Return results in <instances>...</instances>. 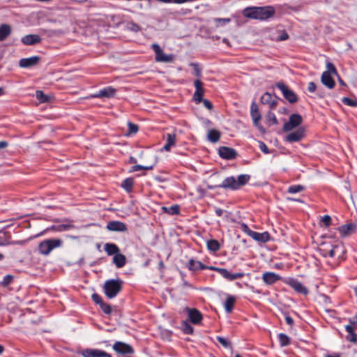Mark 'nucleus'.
Here are the masks:
<instances>
[{
    "instance_id": "nucleus-1",
    "label": "nucleus",
    "mask_w": 357,
    "mask_h": 357,
    "mask_svg": "<svg viewBox=\"0 0 357 357\" xmlns=\"http://www.w3.org/2000/svg\"><path fill=\"white\" fill-rule=\"evenodd\" d=\"M303 123V117L298 114H292L289 116L282 128L283 132H287L284 140L289 143L297 142L302 140L305 136V128L300 126Z\"/></svg>"
},
{
    "instance_id": "nucleus-2",
    "label": "nucleus",
    "mask_w": 357,
    "mask_h": 357,
    "mask_svg": "<svg viewBox=\"0 0 357 357\" xmlns=\"http://www.w3.org/2000/svg\"><path fill=\"white\" fill-rule=\"evenodd\" d=\"M319 250L323 257L335 259L334 266H337L340 263L346 252L343 244L334 239H329L321 243Z\"/></svg>"
},
{
    "instance_id": "nucleus-3",
    "label": "nucleus",
    "mask_w": 357,
    "mask_h": 357,
    "mask_svg": "<svg viewBox=\"0 0 357 357\" xmlns=\"http://www.w3.org/2000/svg\"><path fill=\"white\" fill-rule=\"evenodd\" d=\"M250 178V176L248 174L239 175L237 178L234 176H229L223 181L220 187L225 189L236 190L245 185Z\"/></svg>"
},
{
    "instance_id": "nucleus-4",
    "label": "nucleus",
    "mask_w": 357,
    "mask_h": 357,
    "mask_svg": "<svg viewBox=\"0 0 357 357\" xmlns=\"http://www.w3.org/2000/svg\"><path fill=\"white\" fill-rule=\"evenodd\" d=\"M244 14L250 18L266 20L273 15L274 9L272 7L247 8Z\"/></svg>"
},
{
    "instance_id": "nucleus-5",
    "label": "nucleus",
    "mask_w": 357,
    "mask_h": 357,
    "mask_svg": "<svg viewBox=\"0 0 357 357\" xmlns=\"http://www.w3.org/2000/svg\"><path fill=\"white\" fill-rule=\"evenodd\" d=\"M326 70L322 73L321 76V82L327 88L331 89H333L335 85V82L332 76L334 75L338 77L339 75L336 68L331 62L326 61Z\"/></svg>"
},
{
    "instance_id": "nucleus-6",
    "label": "nucleus",
    "mask_w": 357,
    "mask_h": 357,
    "mask_svg": "<svg viewBox=\"0 0 357 357\" xmlns=\"http://www.w3.org/2000/svg\"><path fill=\"white\" fill-rule=\"evenodd\" d=\"M123 282L120 279L108 280L103 285L104 293L108 298H114L121 290Z\"/></svg>"
},
{
    "instance_id": "nucleus-7",
    "label": "nucleus",
    "mask_w": 357,
    "mask_h": 357,
    "mask_svg": "<svg viewBox=\"0 0 357 357\" xmlns=\"http://www.w3.org/2000/svg\"><path fill=\"white\" fill-rule=\"evenodd\" d=\"M62 241L58 238H50L42 241L38 245V250L44 255H49L52 250L61 245Z\"/></svg>"
},
{
    "instance_id": "nucleus-8",
    "label": "nucleus",
    "mask_w": 357,
    "mask_h": 357,
    "mask_svg": "<svg viewBox=\"0 0 357 357\" xmlns=\"http://www.w3.org/2000/svg\"><path fill=\"white\" fill-rule=\"evenodd\" d=\"M250 114L253 121L254 125L257 127L260 132L264 133L266 132L263 126L259 123L261 118V114L259 111L258 107L255 102H252L250 107Z\"/></svg>"
},
{
    "instance_id": "nucleus-9",
    "label": "nucleus",
    "mask_w": 357,
    "mask_h": 357,
    "mask_svg": "<svg viewBox=\"0 0 357 357\" xmlns=\"http://www.w3.org/2000/svg\"><path fill=\"white\" fill-rule=\"evenodd\" d=\"M153 49L155 54V60L159 62H172L174 56L172 55L165 54L160 46L156 44L153 45Z\"/></svg>"
},
{
    "instance_id": "nucleus-10",
    "label": "nucleus",
    "mask_w": 357,
    "mask_h": 357,
    "mask_svg": "<svg viewBox=\"0 0 357 357\" xmlns=\"http://www.w3.org/2000/svg\"><path fill=\"white\" fill-rule=\"evenodd\" d=\"M276 86L282 91L284 97L290 102L294 103L296 102L297 98L295 93L289 90L286 85L283 83H278Z\"/></svg>"
},
{
    "instance_id": "nucleus-11",
    "label": "nucleus",
    "mask_w": 357,
    "mask_h": 357,
    "mask_svg": "<svg viewBox=\"0 0 357 357\" xmlns=\"http://www.w3.org/2000/svg\"><path fill=\"white\" fill-rule=\"evenodd\" d=\"M357 228L356 223H349L338 227V231L342 237H346L354 234Z\"/></svg>"
},
{
    "instance_id": "nucleus-12",
    "label": "nucleus",
    "mask_w": 357,
    "mask_h": 357,
    "mask_svg": "<svg viewBox=\"0 0 357 357\" xmlns=\"http://www.w3.org/2000/svg\"><path fill=\"white\" fill-rule=\"evenodd\" d=\"M84 357H111L110 354L99 349H86L82 351Z\"/></svg>"
},
{
    "instance_id": "nucleus-13",
    "label": "nucleus",
    "mask_w": 357,
    "mask_h": 357,
    "mask_svg": "<svg viewBox=\"0 0 357 357\" xmlns=\"http://www.w3.org/2000/svg\"><path fill=\"white\" fill-rule=\"evenodd\" d=\"M210 269L218 271L222 277L229 280H234L236 279L242 278L243 275V273H231L227 269L225 268L210 267Z\"/></svg>"
},
{
    "instance_id": "nucleus-14",
    "label": "nucleus",
    "mask_w": 357,
    "mask_h": 357,
    "mask_svg": "<svg viewBox=\"0 0 357 357\" xmlns=\"http://www.w3.org/2000/svg\"><path fill=\"white\" fill-rule=\"evenodd\" d=\"M113 349L116 352L123 354H132L134 351L132 348L129 344L121 342H115L113 345Z\"/></svg>"
},
{
    "instance_id": "nucleus-15",
    "label": "nucleus",
    "mask_w": 357,
    "mask_h": 357,
    "mask_svg": "<svg viewBox=\"0 0 357 357\" xmlns=\"http://www.w3.org/2000/svg\"><path fill=\"white\" fill-rule=\"evenodd\" d=\"M194 84L196 90L194 93L193 98L197 103H199L202 101V96L204 93V89L202 86V82L199 79L195 80Z\"/></svg>"
},
{
    "instance_id": "nucleus-16",
    "label": "nucleus",
    "mask_w": 357,
    "mask_h": 357,
    "mask_svg": "<svg viewBox=\"0 0 357 357\" xmlns=\"http://www.w3.org/2000/svg\"><path fill=\"white\" fill-rule=\"evenodd\" d=\"M219 155L221 158L231 160L235 158L236 153L234 149L222 146L218 150Z\"/></svg>"
},
{
    "instance_id": "nucleus-17",
    "label": "nucleus",
    "mask_w": 357,
    "mask_h": 357,
    "mask_svg": "<svg viewBox=\"0 0 357 357\" xmlns=\"http://www.w3.org/2000/svg\"><path fill=\"white\" fill-rule=\"evenodd\" d=\"M106 228L112 231H126L127 230L126 225L120 221H111L107 225Z\"/></svg>"
},
{
    "instance_id": "nucleus-18",
    "label": "nucleus",
    "mask_w": 357,
    "mask_h": 357,
    "mask_svg": "<svg viewBox=\"0 0 357 357\" xmlns=\"http://www.w3.org/2000/svg\"><path fill=\"white\" fill-rule=\"evenodd\" d=\"M39 60L40 58L37 56L24 58L20 60L19 65L21 68H30L37 65Z\"/></svg>"
},
{
    "instance_id": "nucleus-19",
    "label": "nucleus",
    "mask_w": 357,
    "mask_h": 357,
    "mask_svg": "<svg viewBox=\"0 0 357 357\" xmlns=\"http://www.w3.org/2000/svg\"><path fill=\"white\" fill-rule=\"evenodd\" d=\"M287 284L298 293L307 294L308 292L307 288L296 280L290 279L287 282Z\"/></svg>"
},
{
    "instance_id": "nucleus-20",
    "label": "nucleus",
    "mask_w": 357,
    "mask_h": 357,
    "mask_svg": "<svg viewBox=\"0 0 357 357\" xmlns=\"http://www.w3.org/2000/svg\"><path fill=\"white\" fill-rule=\"evenodd\" d=\"M157 160H158V158L156 155H151V160H150L151 164L149 165H146V166L139 165H135L131 167L130 172H137V171L142 170V169H144V170L152 169L153 168V167L155 165V164L157 163Z\"/></svg>"
},
{
    "instance_id": "nucleus-21",
    "label": "nucleus",
    "mask_w": 357,
    "mask_h": 357,
    "mask_svg": "<svg viewBox=\"0 0 357 357\" xmlns=\"http://www.w3.org/2000/svg\"><path fill=\"white\" fill-rule=\"evenodd\" d=\"M281 277L273 272H266L262 275L263 281L268 285L273 284L278 280H280Z\"/></svg>"
},
{
    "instance_id": "nucleus-22",
    "label": "nucleus",
    "mask_w": 357,
    "mask_h": 357,
    "mask_svg": "<svg viewBox=\"0 0 357 357\" xmlns=\"http://www.w3.org/2000/svg\"><path fill=\"white\" fill-rule=\"evenodd\" d=\"M41 38L37 34H29L22 38V42L26 45H33L39 43Z\"/></svg>"
},
{
    "instance_id": "nucleus-23",
    "label": "nucleus",
    "mask_w": 357,
    "mask_h": 357,
    "mask_svg": "<svg viewBox=\"0 0 357 357\" xmlns=\"http://www.w3.org/2000/svg\"><path fill=\"white\" fill-rule=\"evenodd\" d=\"M188 317L190 319L191 322L195 324H199L202 319V316L199 311L196 309H188Z\"/></svg>"
},
{
    "instance_id": "nucleus-24",
    "label": "nucleus",
    "mask_w": 357,
    "mask_h": 357,
    "mask_svg": "<svg viewBox=\"0 0 357 357\" xmlns=\"http://www.w3.org/2000/svg\"><path fill=\"white\" fill-rule=\"evenodd\" d=\"M251 237L255 241L261 243H266L270 238V236L268 232L258 233L254 231L253 233H251Z\"/></svg>"
},
{
    "instance_id": "nucleus-25",
    "label": "nucleus",
    "mask_w": 357,
    "mask_h": 357,
    "mask_svg": "<svg viewBox=\"0 0 357 357\" xmlns=\"http://www.w3.org/2000/svg\"><path fill=\"white\" fill-rule=\"evenodd\" d=\"M176 141V136L175 134L168 133L167 135V143L163 146V149L166 151H170L172 147L175 146Z\"/></svg>"
},
{
    "instance_id": "nucleus-26",
    "label": "nucleus",
    "mask_w": 357,
    "mask_h": 357,
    "mask_svg": "<svg viewBox=\"0 0 357 357\" xmlns=\"http://www.w3.org/2000/svg\"><path fill=\"white\" fill-rule=\"evenodd\" d=\"M113 262L117 268H121L126 264V258L125 255L119 252L114 256Z\"/></svg>"
},
{
    "instance_id": "nucleus-27",
    "label": "nucleus",
    "mask_w": 357,
    "mask_h": 357,
    "mask_svg": "<svg viewBox=\"0 0 357 357\" xmlns=\"http://www.w3.org/2000/svg\"><path fill=\"white\" fill-rule=\"evenodd\" d=\"M104 249L108 255H116L119 252V248L114 243H106Z\"/></svg>"
},
{
    "instance_id": "nucleus-28",
    "label": "nucleus",
    "mask_w": 357,
    "mask_h": 357,
    "mask_svg": "<svg viewBox=\"0 0 357 357\" xmlns=\"http://www.w3.org/2000/svg\"><path fill=\"white\" fill-rule=\"evenodd\" d=\"M263 104H268L271 108H274L276 105L275 101L273 100V97L269 93H265L261 98Z\"/></svg>"
},
{
    "instance_id": "nucleus-29",
    "label": "nucleus",
    "mask_w": 357,
    "mask_h": 357,
    "mask_svg": "<svg viewBox=\"0 0 357 357\" xmlns=\"http://www.w3.org/2000/svg\"><path fill=\"white\" fill-rule=\"evenodd\" d=\"M11 33V27L8 24H2L0 26V41L6 39V38Z\"/></svg>"
},
{
    "instance_id": "nucleus-30",
    "label": "nucleus",
    "mask_w": 357,
    "mask_h": 357,
    "mask_svg": "<svg viewBox=\"0 0 357 357\" xmlns=\"http://www.w3.org/2000/svg\"><path fill=\"white\" fill-rule=\"evenodd\" d=\"M220 137V133L217 130L212 129V130H208V135H207V139L210 142H211L213 143H215L219 140Z\"/></svg>"
},
{
    "instance_id": "nucleus-31",
    "label": "nucleus",
    "mask_w": 357,
    "mask_h": 357,
    "mask_svg": "<svg viewBox=\"0 0 357 357\" xmlns=\"http://www.w3.org/2000/svg\"><path fill=\"white\" fill-rule=\"evenodd\" d=\"M188 266V268L192 271H198L206 268V266L200 261H195L193 259L190 260Z\"/></svg>"
},
{
    "instance_id": "nucleus-32",
    "label": "nucleus",
    "mask_w": 357,
    "mask_h": 357,
    "mask_svg": "<svg viewBox=\"0 0 357 357\" xmlns=\"http://www.w3.org/2000/svg\"><path fill=\"white\" fill-rule=\"evenodd\" d=\"M236 298L232 296H228L225 303V309L227 312L230 313L233 309Z\"/></svg>"
},
{
    "instance_id": "nucleus-33",
    "label": "nucleus",
    "mask_w": 357,
    "mask_h": 357,
    "mask_svg": "<svg viewBox=\"0 0 357 357\" xmlns=\"http://www.w3.org/2000/svg\"><path fill=\"white\" fill-rule=\"evenodd\" d=\"M115 90L112 88H107L104 89L102 90H100L99 93L96 95V97H107L110 98L112 97L114 95Z\"/></svg>"
},
{
    "instance_id": "nucleus-34",
    "label": "nucleus",
    "mask_w": 357,
    "mask_h": 357,
    "mask_svg": "<svg viewBox=\"0 0 357 357\" xmlns=\"http://www.w3.org/2000/svg\"><path fill=\"white\" fill-rule=\"evenodd\" d=\"M161 209L165 213L170 215H175L179 213V206L178 205H173L170 207L162 206Z\"/></svg>"
},
{
    "instance_id": "nucleus-35",
    "label": "nucleus",
    "mask_w": 357,
    "mask_h": 357,
    "mask_svg": "<svg viewBox=\"0 0 357 357\" xmlns=\"http://www.w3.org/2000/svg\"><path fill=\"white\" fill-rule=\"evenodd\" d=\"M266 120L267 124L269 126H272V125H277L278 123L275 114L271 112H269L267 114V115L266 116Z\"/></svg>"
},
{
    "instance_id": "nucleus-36",
    "label": "nucleus",
    "mask_w": 357,
    "mask_h": 357,
    "mask_svg": "<svg viewBox=\"0 0 357 357\" xmlns=\"http://www.w3.org/2000/svg\"><path fill=\"white\" fill-rule=\"evenodd\" d=\"M278 339L281 347H286L290 344L289 337L284 333H280Z\"/></svg>"
},
{
    "instance_id": "nucleus-37",
    "label": "nucleus",
    "mask_w": 357,
    "mask_h": 357,
    "mask_svg": "<svg viewBox=\"0 0 357 357\" xmlns=\"http://www.w3.org/2000/svg\"><path fill=\"white\" fill-rule=\"evenodd\" d=\"M207 247L211 251H217L220 248V245L216 240H211L207 242Z\"/></svg>"
},
{
    "instance_id": "nucleus-38",
    "label": "nucleus",
    "mask_w": 357,
    "mask_h": 357,
    "mask_svg": "<svg viewBox=\"0 0 357 357\" xmlns=\"http://www.w3.org/2000/svg\"><path fill=\"white\" fill-rule=\"evenodd\" d=\"M132 185L133 179L131 178H128L125 179L121 184V186L127 191H130L132 188Z\"/></svg>"
},
{
    "instance_id": "nucleus-39",
    "label": "nucleus",
    "mask_w": 357,
    "mask_h": 357,
    "mask_svg": "<svg viewBox=\"0 0 357 357\" xmlns=\"http://www.w3.org/2000/svg\"><path fill=\"white\" fill-rule=\"evenodd\" d=\"M304 190V187L301 185H291V186H289L288 190H287V192L289 193H291V194H294V193H297V192H299L302 190Z\"/></svg>"
},
{
    "instance_id": "nucleus-40",
    "label": "nucleus",
    "mask_w": 357,
    "mask_h": 357,
    "mask_svg": "<svg viewBox=\"0 0 357 357\" xmlns=\"http://www.w3.org/2000/svg\"><path fill=\"white\" fill-rule=\"evenodd\" d=\"M36 97L40 102H45L48 101V97L41 91H37L36 92Z\"/></svg>"
},
{
    "instance_id": "nucleus-41",
    "label": "nucleus",
    "mask_w": 357,
    "mask_h": 357,
    "mask_svg": "<svg viewBox=\"0 0 357 357\" xmlns=\"http://www.w3.org/2000/svg\"><path fill=\"white\" fill-rule=\"evenodd\" d=\"M342 102H344L345 105H347L349 106H351V107H357V101L355 100H352L351 98H343L342 99Z\"/></svg>"
},
{
    "instance_id": "nucleus-42",
    "label": "nucleus",
    "mask_w": 357,
    "mask_h": 357,
    "mask_svg": "<svg viewBox=\"0 0 357 357\" xmlns=\"http://www.w3.org/2000/svg\"><path fill=\"white\" fill-rule=\"evenodd\" d=\"M129 132L127 135L130 134H135L138 131V126L134 123L129 122L128 123Z\"/></svg>"
},
{
    "instance_id": "nucleus-43",
    "label": "nucleus",
    "mask_w": 357,
    "mask_h": 357,
    "mask_svg": "<svg viewBox=\"0 0 357 357\" xmlns=\"http://www.w3.org/2000/svg\"><path fill=\"white\" fill-rule=\"evenodd\" d=\"M127 29L134 32H137L140 30L139 26L134 22H128L127 24Z\"/></svg>"
},
{
    "instance_id": "nucleus-44",
    "label": "nucleus",
    "mask_w": 357,
    "mask_h": 357,
    "mask_svg": "<svg viewBox=\"0 0 357 357\" xmlns=\"http://www.w3.org/2000/svg\"><path fill=\"white\" fill-rule=\"evenodd\" d=\"M217 340L225 348H228L230 347V342L227 339L222 337H217Z\"/></svg>"
},
{
    "instance_id": "nucleus-45",
    "label": "nucleus",
    "mask_w": 357,
    "mask_h": 357,
    "mask_svg": "<svg viewBox=\"0 0 357 357\" xmlns=\"http://www.w3.org/2000/svg\"><path fill=\"white\" fill-rule=\"evenodd\" d=\"M183 331L186 334H190L192 333L193 328L189 324L185 322L183 324Z\"/></svg>"
},
{
    "instance_id": "nucleus-46",
    "label": "nucleus",
    "mask_w": 357,
    "mask_h": 357,
    "mask_svg": "<svg viewBox=\"0 0 357 357\" xmlns=\"http://www.w3.org/2000/svg\"><path fill=\"white\" fill-rule=\"evenodd\" d=\"M100 307L102 311L106 314H110L112 309L109 305L102 303L100 305Z\"/></svg>"
},
{
    "instance_id": "nucleus-47",
    "label": "nucleus",
    "mask_w": 357,
    "mask_h": 357,
    "mask_svg": "<svg viewBox=\"0 0 357 357\" xmlns=\"http://www.w3.org/2000/svg\"><path fill=\"white\" fill-rule=\"evenodd\" d=\"M321 221L324 224L325 226L328 227L331 225V216L326 215L322 218Z\"/></svg>"
},
{
    "instance_id": "nucleus-48",
    "label": "nucleus",
    "mask_w": 357,
    "mask_h": 357,
    "mask_svg": "<svg viewBox=\"0 0 357 357\" xmlns=\"http://www.w3.org/2000/svg\"><path fill=\"white\" fill-rule=\"evenodd\" d=\"M73 227H74V226L73 225L63 224V225L59 226L58 230L60 231H62L67 230V229H69L73 228Z\"/></svg>"
},
{
    "instance_id": "nucleus-49",
    "label": "nucleus",
    "mask_w": 357,
    "mask_h": 357,
    "mask_svg": "<svg viewBox=\"0 0 357 357\" xmlns=\"http://www.w3.org/2000/svg\"><path fill=\"white\" fill-rule=\"evenodd\" d=\"M241 229L249 235L251 237V233H253L254 231H252L245 224L241 225Z\"/></svg>"
},
{
    "instance_id": "nucleus-50",
    "label": "nucleus",
    "mask_w": 357,
    "mask_h": 357,
    "mask_svg": "<svg viewBox=\"0 0 357 357\" xmlns=\"http://www.w3.org/2000/svg\"><path fill=\"white\" fill-rule=\"evenodd\" d=\"M92 298H93V301L97 303V304H100V305L103 303L102 301V298L101 297L98 295V294H93L92 295Z\"/></svg>"
},
{
    "instance_id": "nucleus-51",
    "label": "nucleus",
    "mask_w": 357,
    "mask_h": 357,
    "mask_svg": "<svg viewBox=\"0 0 357 357\" xmlns=\"http://www.w3.org/2000/svg\"><path fill=\"white\" fill-rule=\"evenodd\" d=\"M346 339L349 342H356V335L354 333H348V335L346 337Z\"/></svg>"
},
{
    "instance_id": "nucleus-52",
    "label": "nucleus",
    "mask_w": 357,
    "mask_h": 357,
    "mask_svg": "<svg viewBox=\"0 0 357 357\" xmlns=\"http://www.w3.org/2000/svg\"><path fill=\"white\" fill-rule=\"evenodd\" d=\"M192 66L194 68L195 74L197 77H200L201 75V69L199 68V66L195 63H192Z\"/></svg>"
},
{
    "instance_id": "nucleus-53",
    "label": "nucleus",
    "mask_w": 357,
    "mask_h": 357,
    "mask_svg": "<svg viewBox=\"0 0 357 357\" xmlns=\"http://www.w3.org/2000/svg\"><path fill=\"white\" fill-rule=\"evenodd\" d=\"M259 149L261 151H263L265 153H268L269 151L268 149V147L264 142H259Z\"/></svg>"
},
{
    "instance_id": "nucleus-54",
    "label": "nucleus",
    "mask_w": 357,
    "mask_h": 357,
    "mask_svg": "<svg viewBox=\"0 0 357 357\" xmlns=\"http://www.w3.org/2000/svg\"><path fill=\"white\" fill-rule=\"evenodd\" d=\"M202 102L207 109H211L213 108V105L209 100L204 99L202 100Z\"/></svg>"
},
{
    "instance_id": "nucleus-55",
    "label": "nucleus",
    "mask_w": 357,
    "mask_h": 357,
    "mask_svg": "<svg viewBox=\"0 0 357 357\" xmlns=\"http://www.w3.org/2000/svg\"><path fill=\"white\" fill-rule=\"evenodd\" d=\"M9 244L8 240L5 236H0V245H7Z\"/></svg>"
},
{
    "instance_id": "nucleus-56",
    "label": "nucleus",
    "mask_w": 357,
    "mask_h": 357,
    "mask_svg": "<svg viewBox=\"0 0 357 357\" xmlns=\"http://www.w3.org/2000/svg\"><path fill=\"white\" fill-rule=\"evenodd\" d=\"M307 89L310 92H314L316 89V85L314 82H311L308 84Z\"/></svg>"
},
{
    "instance_id": "nucleus-57",
    "label": "nucleus",
    "mask_w": 357,
    "mask_h": 357,
    "mask_svg": "<svg viewBox=\"0 0 357 357\" xmlns=\"http://www.w3.org/2000/svg\"><path fill=\"white\" fill-rule=\"evenodd\" d=\"M289 36L287 33H282L278 38V40H284L288 38Z\"/></svg>"
},
{
    "instance_id": "nucleus-58",
    "label": "nucleus",
    "mask_w": 357,
    "mask_h": 357,
    "mask_svg": "<svg viewBox=\"0 0 357 357\" xmlns=\"http://www.w3.org/2000/svg\"><path fill=\"white\" fill-rule=\"evenodd\" d=\"M285 321H286L287 324L290 325V326H291L293 324V323H294V321H293L292 318L290 317L288 315H287L285 317Z\"/></svg>"
},
{
    "instance_id": "nucleus-59",
    "label": "nucleus",
    "mask_w": 357,
    "mask_h": 357,
    "mask_svg": "<svg viewBox=\"0 0 357 357\" xmlns=\"http://www.w3.org/2000/svg\"><path fill=\"white\" fill-rule=\"evenodd\" d=\"M13 279V276L11 275H7L4 278V282L6 284H8V283L10 282V281L12 280Z\"/></svg>"
},
{
    "instance_id": "nucleus-60",
    "label": "nucleus",
    "mask_w": 357,
    "mask_h": 357,
    "mask_svg": "<svg viewBox=\"0 0 357 357\" xmlns=\"http://www.w3.org/2000/svg\"><path fill=\"white\" fill-rule=\"evenodd\" d=\"M345 329L348 333H354V328L351 326H346Z\"/></svg>"
},
{
    "instance_id": "nucleus-61",
    "label": "nucleus",
    "mask_w": 357,
    "mask_h": 357,
    "mask_svg": "<svg viewBox=\"0 0 357 357\" xmlns=\"http://www.w3.org/2000/svg\"><path fill=\"white\" fill-rule=\"evenodd\" d=\"M345 329L348 333H354V328L351 326H346Z\"/></svg>"
},
{
    "instance_id": "nucleus-62",
    "label": "nucleus",
    "mask_w": 357,
    "mask_h": 357,
    "mask_svg": "<svg viewBox=\"0 0 357 357\" xmlns=\"http://www.w3.org/2000/svg\"><path fill=\"white\" fill-rule=\"evenodd\" d=\"M8 146V143L4 141L0 142V149L6 148Z\"/></svg>"
},
{
    "instance_id": "nucleus-63",
    "label": "nucleus",
    "mask_w": 357,
    "mask_h": 357,
    "mask_svg": "<svg viewBox=\"0 0 357 357\" xmlns=\"http://www.w3.org/2000/svg\"><path fill=\"white\" fill-rule=\"evenodd\" d=\"M215 213L218 216H221L223 213V210H222L221 208H217L215 210Z\"/></svg>"
},
{
    "instance_id": "nucleus-64",
    "label": "nucleus",
    "mask_w": 357,
    "mask_h": 357,
    "mask_svg": "<svg viewBox=\"0 0 357 357\" xmlns=\"http://www.w3.org/2000/svg\"><path fill=\"white\" fill-rule=\"evenodd\" d=\"M326 357H340L339 354L328 355Z\"/></svg>"
}]
</instances>
